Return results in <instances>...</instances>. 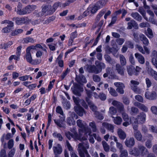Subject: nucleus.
<instances>
[{"label": "nucleus", "instance_id": "f257e3e1", "mask_svg": "<svg viewBox=\"0 0 157 157\" xmlns=\"http://www.w3.org/2000/svg\"><path fill=\"white\" fill-rule=\"evenodd\" d=\"M78 126L80 128L79 129V135L82 137V139L86 140L87 137V135H90L91 130L88 127H86V124L84 122H82L80 120H78L77 121Z\"/></svg>", "mask_w": 157, "mask_h": 157}, {"label": "nucleus", "instance_id": "f03ea898", "mask_svg": "<svg viewBox=\"0 0 157 157\" xmlns=\"http://www.w3.org/2000/svg\"><path fill=\"white\" fill-rule=\"evenodd\" d=\"M73 99L76 105V106L74 107L75 111L79 116H82L84 113V110L80 106V104H81L86 109L88 108V106L83 100H80L78 98H76L75 97H73Z\"/></svg>", "mask_w": 157, "mask_h": 157}, {"label": "nucleus", "instance_id": "7ed1b4c3", "mask_svg": "<svg viewBox=\"0 0 157 157\" xmlns=\"http://www.w3.org/2000/svg\"><path fill=\"white\" fill-rule=\"evenodd\" d=\"M86 93L87 97L86 98V101L89 105L90 109L94 112L95 117L100 120L103 119L104 117L99 113L96 111L97 108L94 106V104L91 102V101L89 100V98L91 97V93L90 90H86Z\"/></svg>", "mask_w": 157, "mask_h": 157}, {"label": "nucleus", "instance_id": "20e7f679", "mask_svg": "<svg viewBox=\"0 0 157 157\" xmlns=\"http://www.w3.org/2000/svg\"><path fill=\"white\" fill-rule=\"evenodd\" d=\"M89 145L87 142L82 143L79 144L78 150L81 157H84L85 155L86 157H91L88 154L86 149L89 148Z\"/></svg>", "mask_w": 157, "mask_h": 157}, {"label": "nucleus", "instance_id": "39448f33", "mask_svg": "<svg viewBox=\"0 0 157 157\" xmlns=\"http://www.w3.org/2000/svg\"><path fill=\"white\" fill-rule=\"evenodd\" d=\"M97 62H96L95 64L97 65V67L94 65H90L88 66V69L90 70V71L94 72L95 73H98L101 72L102 69L105 67V65L103 63H101L98 65H97Z\"/></svg>", "mask_w": 157, "mask_h": 157}, {"label": "nucleus", "instance_id": "423d86ee", "mask_svg": "<svg viewBox=\"0 0 157 157\" xmlns=\"http://www.w3.org/2000/svg\"><path fill=\"white\" fill-rule=\"evenodd\" d=\"M55 12L54 10H53L51 6L48 5L43 6L42 12H40L38 13L37 16H41L43 15H48L51 14Z\"/></svg>", "mask_w": 157, "mask_h": 157}, {"label": "nucleus", "instance_id": "0eeeda50", "mask_svg": "<svg viewBox=\"0 0 157 157\" xmlns=\"http://www.w3.org/2000/svg\"><path fill=\"white\" fill-rule=\"evenodd\" d=\"M146 115L144 113H141L139 115H138L137 118L134 119L133 123V126H134V124L135 125H137L139 124H143L146 121Z\"/></svg>", "mask_w": 157, "mask_h": 157}, {"label": "nucleus", "instance_id": "6e6552de", "mask_svg": "<svg viewBox=\"0 0 157 157\" xmlns=\"http://www.w3.org/2000/svg\"><path fill=\"white\" fill-rule=\"evenodd\" d=\"M60 119L54 120L55 123L59 127L65 128H66V125L64 123L65 117L64 116H59Z\"/></svg>", "mask_w": 157, "mask_h": 157}, {"label": "nucleus", "instance_id": "1a4fd4ad", "mask_svg": "<svg viewBox=\"0 0 157 157\" xmlns=\"http://www.w3.org/2000/svg\"><path fill=\"white\" fill-rule=\"evenodd\" d=\"M99 10L98 8L95 5L94 6H90L87 10L83 14V15L86 16L88 15L90 13H96Z\"/></svg>", "mask_w": 157, "mask_h": 157}, {"label": "nucleus", "instance_id": "9d476101", "mask_svg": "<svg viewBox=\"0 0 157 157\" xmlns=\"http://www.w3.org/2000/svg\"><path fill=\"white\" fill-rule=\"evenodd\" d=\"M138 147L139 149H138V153L139 154V157H143L148 153V150L144 146L141 144H139Z\"/></svg>", "mask_w": 157, "mask_h": 157}, {"label": "nucleus", "instance_id": "9b49d317", "mask_svg": "<svg viewBox=\"0 0 157 157\" xmlns=\"http://www.w3.org/2000/svg\"><path fill=\"white\" fill-rule=\"evenodd\" d=\"M138 125L134 124L133 129L134 131L133 132L134 136L136 139L138 141H141L142 139V135L140 132L138 130Z\"/></svg>", "mask_w": 157, "mask_h": 157}, {"label": "nucleus", "instance_id": "f8f14e48", "mask_svg": "<svg viewBox=\"0 0 157 157\" xmlns=\"http://www.w3.org/2000/svg\"><path fill=\"white\" fill-rule=\"evenodd\" d=\"M78 118V116L74 113H72L71 116L67 118V122L70 125H73L75 124V119Z\"/></svg>", "mask_w": 157, "mask_h": 157}, {"label": "nucleus", "instance_id": "ddd939ff", "mask_svg": "<svg viewBox=\"0 0 157 157\" xmlns=\"http://www.w3.org/2000/svg\"><path fill=\"white\" fill-rule=\"evenodd\" d=\"M65 135L69 140H70L71 138H73L75 140H80L82 139V136H81L79 135L78 136L76 132H75L74 134L72 135L70 132H65Z\"/></svg>", "mask_w": 157, "mask_h": 157}, {"label": "nucleus", "instance_id": "4468645a", "mask_svg": "<svg viewBox=\"0 0 157 157\" xmlns=\"http://www.w3.org/2000/svg\"><path fill=\"white\" fill-rule=\"evenodd\" d=\"M145 96L148 99L154 100L156 98L157 94L155 91L150 92L148 91H147L145 94Z\"/></svg>", "mask_w": 157, "mask_h": 157}, {"label": "nucleus", "instance_id": "2eb2a0df", "mask_svg": "<svg viewBox=\"0 0 157 157\" xmlns=\"http://www.w3.org/2000/svg\"><path fill=\"white\" fill-rule=\"evenodd\" d=\"M36 8V6L35 5H29L23 8L22 12L20 13L21 14H25L30 13L31 12Z\"/></svg>", "mask_w": 157, "mask_h": 157}, {"label": "nucleus", "instance_id": "dca6fc26", "mask_svg": "<svg viewBox=\"0 0 157 157\" xmlns=\"http://www.w3.org/2000/svg\"><path fill=\"white\" fill-rule=\"evenodd\" d=\"M13 21H15L16 23L18 25L27 23L29 21V19L27 17L21 18H14Z\"/></svg>", "mask_w": 157, "mask_h": 157}, {"label": "nucleus", "instance_id": "f3484780", "mask_svg": "<svg viewBox=\"0 0 157 157\" xmlns=\"http://www.w3.org/2000/svg\"><path fill=\"white\" fill-rule=\"evenodd\" d=\"M54 153L55 155H57L61 153L62 149L61 145L58 144H56L53 147Z\"/></svg>", "mask_w": 157, "mask_h": 157}, {"label": "nucleus", "instance_id": "a211bd4d", "mask_svg": "<svg viewBox=\"0 0 157 157\" xmlns=\"http://www.w3.org/2000/svg\"><path fill=\"white\" fill-rule=\"evenodd\" d=\"M114 85L117 88L116 90L119 93L123 94L124 93L123 89L125 86L124 84L121 82H116L114 83Z\"/></svg>", "mask_w": 157, "mask_h": 157}, {"label": "nucleus", "instance_id": "6ab92c4d", "mask_svg": "<svg viewBox=\"0 0 157 157\" xmlns=\"http://www.w3.org/2000/svg\"><path fill=\"white\" fill-rule=\"evenodd\" d=\"M137 48L138 50L143 54L148 55L150 53V50L146 46H144V49L140 45H137Z\"/></svg>", "mask_w": 157, "mask_h": 157}, {"label": "nucleus", "instance_id": "aec40b11", "mask_svg": "<svg viewBox=\"0 0 157 157\" xmlns=\"http://www.w3.org/2000/svg\"><path fill=\"white\" fill-rule=\"evenodd\" d=\"M125 144L128 147L133 146L135 144L134 139L133 137L128 138L125 141Z\"/></svg>", "mask_w": 157, "mask_h": 157}, {"label": "nucleus", "instance_id": "412c9836", "mask_svg": "<svg viewBox=\"0 0 157 157\" xmlns=\"http://www.w3.org/2000/svg\"><path fill=\"white\" fill-rule=\"evenodd\" d=\"M136 59L141 64H144L145 63V59L144 57L139 53H136L135 54Z\"/></svg>", "mask_w": 157, "mask_h": 157}, {"label": "nucleus", "instance_id": "4be33fe9", "mask_svg": "<svg viewBox=\"0 0 157 157\" xmlns=\"http://www.w3.org/2000/svg\"><path fill=\"white\" fill-rule=\"evenodd\" d=\"M74 94L77 95H80V92H82L83 91V87L78 86H75L74 89L73 90Z\"/></svg>", "mask_w": 157, "mask_h": 157}, {"label": "nucleus", "instance_id": "5701e85b", "mask_svg": "<svg viewBox=\"0 0 157 157\" xmlns=\"http://www.w3.org/2000/svg\"><path fill=\"white\" fill-rule=\"evenodd\" d=\"M112 104L114 106L117 107L118 108H119L121 112L123 110V105L120 102L115 100H113V101Z\"/></svg>", "mask_w": 157, "mask_h": 157}, {"label": "nucleus", "instance_id": "b1692460", "mask_svg": "<svg viewBox=\"0 0 157 157\" xmlns=\"http://www.w3.org/2000/svg\"><path fill=\"white\" fill-rule=\"evenodd\" d=\"M131 86L132 89L134 92H136L137 90V87L139 84V82L135 80H131Z\"/></svg>", "mask_w": 157, "mask_h": 157}, {"label": "nucleus", "instance_id": "393cba45", "mask_svg": "<svg viewBox=\"0 0 157 157\" xmlns=\"http://www.w3.org/2000/svg\"><path fill=\"white\" fill-rule=\"evenodd\" d=\"M116 70L117 73L121 75H124V68L119 64H117L116 66Z\"/></svg>", "mask_w": 157, "mask_h": 157}, {"label": "nucleus", "instance_id": "a878e982", "mask_svg": "<svg viewBox=\"0 0 157 157\" xmlns=\"http://www.w3.org/2000/svg\"><path fill=\"white\" fill-rule=\"evenodd\" d=\"M128 26L127 29H131L132 27H134L135 28H138V25L134 20H132L130 22H128Z\"/></svg>", "mask_w": 157, "mask_h": 157}, {"label": "nucleus", "instance_id": "bb28decb", "mask_svg": "<svg viewBox=\"0 0 157 157\" xmlns=\"http://www.w3.org/2000/svg\"><path fill=\"white\" fill-rule=\"evenodd\" d=\"M117 134L120 138L121 139H124L126 137V135L124 131L120 128L117 130Z\"/></svg>", "mask_w": 157, "mask_h": 157}, {"label": "nucleus", "instance_id": "cd10ccee", "mask_svg": "<svg viewBox=\"0 0 157 157\" xmlns=\"http://www.w3.org/2000/svg\"><path fill=\"white\" fill-rule=\"evenodd\" d=\"M106 3V1H105L104 0H100L95 5L99 9L102 8Z\"/></svg>", "mask_w": 157, "mask_h": 157}, {"label": "nucleus", "instance_id": "c85d7f7f", "mask_svg": "<svg viewBox=\"0 0 157 157\" xmlns=\"http://www.w3.org/2000/svg\"><path fill=\"white\" fill-rule=\"evenodd\" d=\"M102 127L105 128L113 132L114 128L113 125L111 124H109L107 123H104L102 124Z\"/></svg>", "mask_w": 157, "mask_h": 157}, {"label": "nucleus", "instance_id": "c756f323", "mask_svg": "<svg viewBox=\"0 0 157 157\" xmlns=\"http://www.w3.org/2000/svg\"><path fill=\"white\" fill-rule=\"evenodd\" d=\"M140 39L145 45L147 46L149 44V42L148 39L143 34H141L140 35Z\"/></svg>", "mask_w": 157, "mask_h": 157}, {"label": "nucleus", "instance_id": "7c9ffc66", "mask_svg": "<svg viewBox=\"0 0 157 157\" xmlns=\"http://www.w3.org/2000/svg\"><path fill=\"white\" fill-rule=\"evenodd\" d=\"M113 118V121L114 123L118 125L121 124L122 121V118L120 117L117 116L116 117H112Z\"/></svg>", "mask_w": 157, "mask_h": 157}, {"label": "nucleus", "instance_id": "2f4dec72", "mask_svg": "<svg viewBox=\"0 0 157 157\" xmlns=\"http://www.w3.org/2000/svg\"><path fill=\"white\" fill-rule=\"evenodd\" d=\"M131 15L134 19L138 21H140L142 19L141 16L137 12L132 13Z\"/></svg>", "mask_w": 157, "mask_h": 157}, {"label": "nucleus", "instance_id": "473e14b6", "mask_svg": "<svg viewBox=\"0 0 157 157\" xmlns=\"http://www.w3.org/2000/svg\"><path fill=\"white\" fill-rule=\"evenodd\" d=\"M25 58L26 61L28 62L31 64L33 59L30 52L26 51V54L25 56Z\"/></svg>", "mask_w": 157, "mask_h": 157}, {"label": "nucleus", "instance_id": "72a5a7b5", "mask_svg": "<svg viewBox=\"0 0 157 157\" xmlns=\"http://www.w3.org/2000/svg\"><path fill=\"white\" fill-rule=\"evenodd\" d=\"M129 152L130 155H133L137 157L139 156V154L138 153V149L136 148H134L131 149Z\"/></svg>", "mask_w": 157, "mask_h": 157}, {"label": "nucleus", "instance_id": "f704fd0d", "mask_svg": "<svg viewBox=\"0 0 157 157\" xmlns=\"http://www.w3.org/2000/svg\"><path fill=\"white\" fill-rule=\"evenodd\" d=\"M13 44L12 41H9L6 44H2L0 45V48H4L6 49Z\"/></svg>", "mask_w": 157, "mask_h": 157}, {"label": "nucleus", "instance_id": "c9c22d12", "mask_svg": "<svg viewBox=\"0 0 157 157\" xmlns=\"http://www.w3.org/2000/svg\"><path fill=\"white\" fill-rule=\"evenodd\" d=\"M145 34L149 38H152L153 36L152 30L150 28H148L147 29V31H145Z\"/></svg>", "mask_w": 157, "mask_h": 157}, {"label": "nucleus", "instance_id": "e433bc0d", "mask_svg": "<svg viewBox=\"0 0 157 157\" xmlns=\"http://www.w3.org/2000/svg\"><path fill=\"white\" fill-rule=\"evenodd\" d=\"M52 136L54 137L58 138L60 141H62L63 140V137L61 134L59 133L56 132H54L53 133Z\"/></svg>", "mask_w": 157, "mask_h": 157}, {"label": "nucleus", "instance_id": "4c0bfd02", "mask_svg": "<svg viewBox=\"0 0 157 157\" xmlns=\"http://www.w3.org/2000/svg\"><path fill=\"white\" fill-rule=\"evenodd\" d=\"M122 117L124 121H133L134 119V118L133 117L131 118L130 119H129L128 118V115L125 113H122Z\"/></svg>", "mask_w": 157, "mask_h": 157}, {"label": "nucleus", "instance_id": "58836bf2", "mask_svg": "<svg viewBox=\"0 0 157 157\" xmlns=\"http://www.w3.org/2000/svg\"><path fill=\"white\" fill-rule=\"evenodd\" d=\"M22 5L20 3H19V4L17 6V9H15V11H16L17 13V14L20 15H25L24 14H21L20 13H22L23 10V8L21 10V7Z\"/></svg>", "mask_w": 157, "mask_h": 157}, {"label": "nucleus", "instance_id": "ea45409f", "mask_svg": "<svg viewBox=\"0 0 157 157\" xmlns=\"http://www.w3.org/2000/svg\"><path fill=\"white\" fill-rule=\"evenodd\" d=\"M120 60L121 64L122 66H123L126 65V61L124 57L122 55H120Z\"/></svg>", "mask_w": 157, "mask_h": 157}, {"label": "nucleus", "instance_id": "a19ab883", "mask_svg": "<svg viewBox=\"0 0 157 157\" xmlns=\"http://www.w3.org/2000/svg\"><path fill=\"white\" fill-rule=\"evenodd\" d=\"M134 69V67L132 65H130L127 67V71L128 74L130 75H132L133 73V70Z\"/></svg>", "mask_w": 157, "mask_h": 157}, {"label": "nucleus", "instance_id": "79ce46f5", "mask_svg": "<svg viewBox=\"0 0 157 157\" xmlns=\"http://www.w3.org/2000/svg\"><path fill=\"white\" fill-rule=\"evenodd\" d=\"M16 152V149L13 148L8 153L7 157H13Z\"/></svg>", "mask_w": 157, "mask_h": 157}, {"label": "nucleus", "instance_id": "37998d69", "mask_svg": "<svg viewBox=\"0 0 157 157\" xmlns=\"http://www.w3.org/2000/svg\"><path fill=\"white\" fill-rule=\"evenodd\" d=\"M90 127L92 128L94 132H96L97 130L96 126L94 122H90L89 124Z\"/></svg>", "mask_w": 157, "mask_h": 157}, {"label": "nucleus", "instance_id": "c03bdc74", "mask_svg": "<svg viewBox=\"0 0 157 157\" xmlns=\"http://www.w3.org/2000/svg\"><path fill=\"white\" fill-rule=\"evenodd\" d=\"M55 81V79H53L52 81L50 82L49 85L48 86V88L47 89H46V91L47 92L49 91L52 88Z\"/></svg>", "mask_w": 157, "mask_h": 157}, {"label": "nucleus", "instance_id": "a18cd8bd", "mask_svg": "<svg viewBox=\"0 0 157 157\" xmlns=\"http://www.w3.org/2000/svg\"><path fill=\"white\" fill-rule=\"evenodd\" d=\"M102 144L104 150L106 151H108L109 150V146L107 143L104 141L102 142Z\"/></svg>", "mask_w": 157, "mask_h": 157}, {"label": "nucleus", "instance_id": "49530a36", "mask_svg": "<svg viewBox=\"0 0 157 157\" xmlns=\"http://www.w3.org/2000/svg\"><path fill=\"white\" fill-rule=\"evenodd\" d=\"M109 90L110 94L113 96H116L117 95V94L115 90L111 87L109 88Z\"/></svg>", "mask_w": 157, "mask_h": 157}, {"label": "nucleus", "instance_id": "de8ad7c7", "mask_svg": "<svg viewBox=\"0 0 157 157\" xmlns=\"http://www.w3.org/2000/svg\"><path fill=\"white\" fill-rule=\"evenodd\" d=\"M24 42L27 43H33L34 42V40L30 37H27L23 39Z\"/></svg>", "mask_w": 157, "mask_h": 157}, {"label": "nucleus", "instance_id": "09e8293b", "mask_svg": "<svg viewBox=\"0 0 157 157\" xmlns=\"http://www.w3.org/2000/svg\"><path fill=\"white\" fill-rule=\"evenodd\" d=\"M120 152V157H128V153L127 150H121Z\"/></svg>", "mask_w": 157, "mask_h": 157}, {"label": "nucleus", "instance_id": "8fccbe9b", "mask_svg": "<svg viewBox=\"0 0 157 157\" xmlns=\"http://www.w3.org/2000/svg\"><path fill=\"white\" fill-rule=\"evenodd\" d=\"M2 24L7 23L8 24V25L7 26H8L9 27H12L13 26V23L10 21L8 20H5L4 21H2Z\"/></svg>", "mask_w": 157, "mask_h": 157}, {"label": "nucleus", "instance_id": "3c124183", "mask_svg": "<svg viewBox=\"0 0 157 157\" xmlns=\"http://www.w3.org/2000/svg\"><path fill=\"white\" fill-rule=\"evenodd\" d=\"M89 153L93 157H98L97 153L96 151H94L92 148L90 149Z\"/></svg>", "mask_w": 157, "mask_h": 157}, {"label": "nucleus", "instance_id": "603ef678", "mask_svg": "<svg viewBox=\"0 0 157 157\" xmlns=\"http://www.w3.org/2000/svg\"><path fill=\"white\" fill-rule=\"evenodd\" d=\"M109 112L111 115H114L116 113L117 110L114 107H111L109 108Z\"/></svg>", "mask_w": 157, "mask_h": 157}, {"label": "nucleus", "instance_id": "864d4df0", "mask_svg": "<svg viewBox=\"0 0 157 157\" xmlns=\"http://www.w3.org/2000/svg\"><path fill=\"white\" fill-rule=\"evenodd\" d=\"M19 56H18V55L16 54V55H12L9 58V61H11L13 59H14L16 60H18L19 59Z\"/></svg>", "mask_w": 157, "mask_h": 157}, {"label": "nucleus", "instance_id": "5fc2aeb1", "mask_svg": "<svg viewBox=\"0 0 157 157\" xmlns=\"http://www.w3.org/2000/svg\"><path fill=\"white\" fill-rule=\"evenodd\" d=\"M139 12L140 13V14L143 16V17L147 21V18H146L145 17V10H144V9L142 7L140 8L139 10Z\"/></svg>", "mask_w": 157, "mask_h": 157}, {"label": "nucleus", "instance_id": "6e6d98bb", "mask_svg": "<svg viewBox=\"0 0 157 157\" xmlns=\"http://www.w3.org/2000/svg\"><path fill=\"white\" fill-rule=\"evenodd\" d=\"M111 71V69L110 68H108L106 69V73H105L103 75L104 77L105 78L108 76L109 75H111L112 72Z\"/></svg>", "mask_w": 157, "mask_h": 157}, {"label": "nucleus", "instance_id": "4d7b16f0", "mask_svg": "<svg viewBox=\"0 0 157 157\" xmlns=\"http://www.w3.org/2000/svg\"><path fill=\"white\" fill-rule=\"evenodd\" d=\"M150 72L153 78L157 80V72L153 70H151Z\"/></svg>", "mask_w": 157, "mask_h": 157}, {"label": "nucleus", "instance_id": "13d9d810", "mask_svg": "<svg viewBox=\"0 0 157 157\" xmlns=\"http://www.w3.org/2000/svg\"><path fill=\"white\" fill-rule=\"evenodd\" d=\"M14 145L13 140V139H11L9 140L8 143V147L9 149L12 148Z\"/></svg>", "mask_w": 157, "mask_h": 157}, {"label": "nucleus", "instance_id": "bf43d9fd", "mask_svg": "<svg viewBox=\"0 0 157 157\" xmlns=\"http://www.w3.org/2000/svg\"><path fill=\"white\" fill-rule=\"evenodd\" d=\"M29 75H25L24 76L20 77L19 78V79L20 80L22 81H24L27 80L29 78Z\"/></svg>", "mask_w": 157, "mask_h": 157}, {"label": "nucleus", "instance_id": "052dcab7", "mask_svg": "<svg viewBox=\"0 0 157 157\" xmlns=\"http://www.w3.org/2000/svg\"><path fill=\"white\" fill-rule=\"evenodd\" d=\"M56 111L57 113H59L62 116H64L62 109L60 106H58L56 108Z\"/></svg>", "mask_w": 157, "mask_h": 157}, {"label": "nucleus", "instance_id": "680f3d73", "mask_svg": "<svg viewBox=\"0 0 157 157\" xmlns=\"http://www.w3.org/2000/svg\"><path fill=\"white\" fill-rule=\"evenodd\" d=\"M139 108L145 112H147L148 110L147 107L144 105L142 104H141Z\"/></svg>", "mask_w": 157, "mask_h": 157}, {"label": "nucleus", "instance_id": "e2e57ef3", "mask_svg": "<svg viewBox=\"0 0 157 157\" xmlns=\"http://www.w3.org/2000/svg\"><path fill=\"white\" fill-rule=\"evenodd\" d=\"M149 130L151 132L154 133L157 132V127H154L153 126H149Z\"/></svg>", "mask_w": 157, "mask_h": 157}, {"label": "nucleus", "instance_id": "0e129e2a", "mask_svg": "<svg viewBox=\"0 0 157 157\" xmlns=\"http://www.w3.org/2000/svg\"><path fill=\"white\" fill-rule=\"evenodd\" d=\"M93 79L96 82H99L101 80L100 78L97 75H94L93 76Z\"/></svg>", "mask_w": 157, "mask_h": 157}, {"label": "nucleus", "instance_id": "69168bd1", "mask_svg": "<svg viewBox=\"0 0 157 157\" xmlns=\"http://www.w3.org/2000/svg\"><path fill=\"white\" fill-rule=\"evenodd\" d=\"M41 62L40 60L36 59L33 60L31 64L33 65H37L40 64Z\"/></svg>", "mask_w": 157, "mask_h": 157}, {"label": "nucleus", "instance_id": "338daca9", "mask_svg": "<svg viewBox=\"0 0 157 157\" xmlns=\"http://www.w3.org/2000/svg\"><path fill=\"white\" fill-rule=\"evenodd\" d=\"M151 111L154 114L157 115V107L156 106H152L151 108Z\"/></svg>", "mask_w": 157, "mask_h": 157}, {"label": "nucleus", "instance_id": "774afa93", "mask_svg": "<svg viewBox=\"0 0 157 157\" xmlns=\"http://www.w3.org/2000/svg\"><path fill=\"white\" fill-rule=\"evenodd\" d=\"M0 157H7L6 155V151L5 149H2L1 150L0 153Z\"/></svg>", "mask_w": 157, "mask_h": 157}]
</instances>
